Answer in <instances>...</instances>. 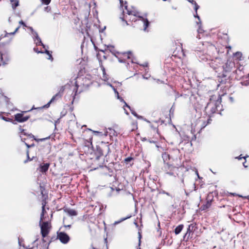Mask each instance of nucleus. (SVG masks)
I'll return each instance as SVG.
<instances>
[{
	"label": "nucleus",
	"mask_w": 249,
	"mask_h": 249,
	"mask_svg": "<svg viewBox=\"0 0 249 249\" xmlns=\"http://www.w3.org/2000/svg\"><path fill=\"white\" fill-rule=\"evenodd\" d=\"M125 9L126 11H123V14L125 15V13H126L128 15L127 16H125L124 18H121L122 20L124 21V18L127 19L132 21H136L138 20L137 18H139L143 23L144 28V31H146V28L149 26V22L148 19L146 18H144L139 15V12L135 9L134 8H132V10L128 9L127 5H125Z\"/></svg>",
	"instance_id": "1"
},
{
	"label": "nucleus",
	"mask_w": 249,
	"mask_h": 249,
	"mask_svg": "<svg viewBox=\"0 0 249 249\" xmlns=\"http://www.w3.org/2000/svg\"><path fill=\"white\" fill-rule=\"evenodd\" d=\"M42 213L40 215V219L39 221V225L41 228V233L43 237H45L49 233L50 230L51 228V223L49 222H43L42 221L45 219V206L46 202L43 201L42 203Z\"/></svg>",
	"instance_id": "2"
},
{
	"label": "nucleus",
	"mask_w": 249,
	"mask_h": 249,
	"mask_svg": "<svg viewBox=\"0 0 249 249\" xmlns=\"http://www.w3.org/2000/svg\"><path fill=\"white\" fill-rule=\"evenodd\" d=\"M28 28L32 32V36L34 39V41L36 45H41L44 48L46 49L45 46L41 42V39L38 36L37 33L35 32L32 27H29Z\"/></svg>",
	"instance_id": "3"
},
{
	"label": "nucleus",
	"mask_w": 249,
	"mask_h": 249,
	"mask_svg": "<svg viewBox=\"0 0 249 249\" xmlns=\"http://www.w3.org/2000/svg\"><path fill=\"white\" fill-rule=\"evenodd\" d=\"M57 238L63 244H67L70 241L69 236L64 232H58Z\"/></svg>",
	"instance_id": "4"
},
{
	"label": "nucleus",
	"mask_w": 249,
	"mask_h": 249,
	"mask_svg": "<svg viewBox=\"0 0 249 249\" xmlns=\"http://www.w3.org/2000/svg\"><path fill=\"white\" fill-rule=\"evenodd\" d=\"M29 118V116H24L23 113H17L15 115V120L20 123L24 122L28 120Z\"/></svg>",
	"instance_id": "5"
},
{
	"label": "nucleus",
	"mask_w": 249,
	"mask_h": 249,
	"mask_svg": "<svg viewBox=\"0 0 249 249\" xmlns=\"http://www.w3.org/2000/svg\"><path fill=\"white\" fill-rule=\"evenodd\" d=\"M189 1L191 3H192L193 4L195 5V10H196V15H195V17L197 18L199 20V22H200V19L199 17L197 14V10L199 8V6L197 4L196 2L194 1V0H189Z\"/></svg>",
	"instance_id": "6"
},
{
	"label": "nucleus",
	"mask_w": 249,
	"mask_h": 249,
	"mask_svg": "<svg viewBox=\"0 0 249 249\" xmlns=\"http://www.w3.org/2000/svg\"><path fill=\"white\" fill-rule=\"evenodd\" d=\"M50 164L46 163L43 165H40V171L42 173L46 172L49 169Z\"/></svg>",
	"instance_id": "7"
},
{
	"label": "nucleus",
	"mask_w": 249,
	"mask_h": 249,
	"mask_svg": "<svg viewBox=\"0 0 249 249\" xmlns=\"http://www.w3.org/2000/svg\"><path fill=\"white\" fill-rule=\"evenodd\" d=\"M91 131L95 135H97L98 136H104L106 137L107 135V133H108L107 131H105L104 133H103L101 132L97 131H94V130H91Z\"/></svg>",
	"instance_id": "8"
},
{
	"label": "nucleus",
	"mask_w": 249,
	"mask_h": 249,
	"mask_svg": "<svg viewBox=\"0 0 249 249\" xmlns=\"http://www.w3.org/2000/svg\"><path fill=\"white\" fill-rule=\"evenodd\" d=\"M183 228V225L182 224H180V225H178L175 229V233L176 235L178 234L182 231Z\"/></svg>",
	"instance_id": "9"
},
{
	"label": "nucleus",
	"mask_w": 249,
	"mask_h": 249,
	"mask_svg": "<svg viewBox=\"0 0 249 249\" xmlns=\"http://www.w3.org/2000/svg\"><path fill=\"white\" fill-rule=\"evenodd\" d=\"M13 9L16 8L18 5V1L17 0H10Z\"/></svg>",
	"instance_id": "10"
},
{
	"label": "nucleus",
	"mask_w": 249,
	"mask_h": 249,
	"mask_svg": "<svg viewBox=\"0 0 249 249\" xmlns=\"http://www.w3.org/2000/svg\"><path fill=\"white\" fill-rule=\"evenodd\" d=\"M67 213L70 215L71 216H74L77 214L76 211L73 210H69L67 211Z\"/></svg>",
	"instance_id": "11"
},
{
	"label": "nucleus",
	"mask_w": 249,
	"mask_h": 249,
	"mask_svg": "<svg viewBox=\"0 0 249 249\" xmlns=\"http://www.w3.org/2000/svg\"><path fill=\"white\" fill-rule=\"evenodd\" d=\"M110 85V86H111V87H112V88H113V90L114 91V92H115V93H117L118 98V99H119L121 102H125L122 98H121V97H119V93H118V92L116 90V89L115 88H113V87L111 85Z\"/></svg>",
	"instance_id": "12"
},
{
	"label": "nucleus",
	"mask_w": 249,
	"mask_h": 249,
	"mask_svg": "<svg viewBox=\"0 0 249 249\" xmlns=\"http://www.w3.org/2000/svg\"><path fill=\"white\" fill-rule=\"evenodd\" d=\"M48 48V47H47V48L45 49V53H46L49 55V57L48 59L52 60H53L52 56L51 54L50 53V52L49 51H48V50H47Z\"/></svg>",
	"instance_id": "13"
},
{
	"label": "nucleus",
	"mask_w": 249,
	"mask_h": 249,
	"mask_svg": "<svg viewBox=\"0 0 249 249\" xmlns=\"http://www.w3.org/2000/svg\"><path fill=\"white\" fill-rule=\"evenodd\" d=\"M131 217V216H128V217H125V218H122V219H121L120 220H119V221H115V222H114V225H117V224H118L120 223V222H121L122 221H123L127 219V218H129V217Z\"/></svg>",
	"instance_id": "14"
},
{
	"label": "nucleus",
	"mask_w": 249,
	"mask_h": 249,
	"mask_svg": "<svg viewBox=\"0 0 249 249\" xmlns=\"http://www.w3.org/2000/svg\"><path fill=\"white\" fill-rule=\"evenodd\" d=\"M74 84H75V85H74V87L73 88L72 90H73V91L75 92V95H76V93L77 91L78 85H77L76 82H74Z\"/></svg>",
	"instance_id": "15"
},
{
	"label": "nucleus",
	"mask_w": 249,
	"mask_h": 249,
	"mask_svg": "<svg viewBox=\"0 0 249 249\" xmlns=\"http://www.w3.org/2000/svg\"><path fill=\"white\" fill-rule=\"evenodd\" d=\"M131 112V113L134 115L135 116V117H136L137 118H142V116H139L137 113L136 112L134 111L133 110H132V109H130Z\"/></svg>",
	"instance_id": "16"
},
{
	"label": "nucleus",
	"mask_w": 249,
	"mask_h": 249,
	"mask_svg": "<svg viewBox=\"0 0 249 249\" xmlns=\"http://www.w3.org/2000/svg\"><path fill=\"white\" fill-rule=\"evenodd\" d=\"M124 57H127L128 59L130 58V55H131V52L124 53H123Z\"/></svg>",
	"instance_id": "17"
},
{
	"label": "nucleus",
	"mask_w": 249,
	"mask_h": 249,
	"mask_svg": "<svg viewBox=\"0 0 249 249\" xmlns=\"http://www.w3.org/2000/svg\"><path fill=\"white\" fill-rule=\"evenodd\" d=\"M50 139V136L48 137H46V138H42V139H35V140L36 141V142H39V141H41V142H42V141H44L46 140H47V139Z\"/></svg>",
	"instance_id": "18"
},
{
	"label": "nucleus",
	"mask_w": 249,
	"mask_h": 249,
	"mask_svg": "<svg viewBox=\"0 0 249 249\" xmlns=\"http://www.w3.org/2000/svg\"><path fill=\"white\" fill-rule=\"evenodd\" d=\"M235 55L238 58L240 59V58L242 56V53L240 52H237L235 53Z\"/></svg>",
	"instance_id": "19"
},
{
	"label": "nucleus",
	"mask_w": 249,
	"mask_h": 249,
	"mask_svg": "<svg viewBox=\"0 0 249 249\" xmlns=\"http://www.w3.org/2000/svg\"><path fill=\"white\" fill-rule=\"evenodd\" d=\"M193 228V226L192 224L190 225L188 227V230H187V231L186 233V235H187L188 233H190V230H191V228Z\"/></svg>",
	"instance_id": "20"
},
{
	"label": "nucleus",
	"mask_w": 249,
	"mask_h": 249,
	"mask_svg": "<svg viewBox=\"0 0 249 249\" xmlns=\"http://www.w3.org/2000/svg\"><path fill=\"white\" fill-rule=\"evenodd\" d=\"M42 1L43 3H45V4L48 5L50 2L51 0H42Z\"/></svg>",
	"instance_id": "21"
},
{
	"label": "nucleus",
	"mask_w": 249,
	"mask_h": 249,
	"mask_svg": "<svg viewBox=\"0 0 249 249\" xmlns=\"http://www.w3.org/2000/svg\"><path fill=\"white\" fill-rule=\"evenodd\" d=\"M34 51L35 52H36V53H44V52H42V51H39L38 50V49H37V48H34Z\"/></svg>",
	"instance_id": "22"
},
{
	"label": "nucleus",
	"mask_w": 249,
	"mask_h": 249,
	"mask_svg": "<svg viewBox=\"0 0 249 249\" xmlns=\"http://www.w3.org/2000/svg\"><path fill=\"white\" fill-rule=\"evenodd\" d=\"M20 137H21V135H26V134L24 132V130L23 129H21L20 128Z\"/></svg>",
	"instance_id": "23"
},
{
	"label": "nucleus",
	"mask_w": 249,
	"mask_h": 249,
	"mask_svg": "<svg viewBox=\"0 0 249 249\" xmlns=\"http://www.w3.org/2000/svg\"><path fill=\"white\" fill-rule=\"evenodd\" d=\"M19 28V27H17L14 32H12V33H9V35H14L18 31Z\"/></svg>",
	"instance_id": "24"
},
{
	"label": "nucleus",
	"mask_w": 249,
	"mask_h": 249,
	"mask_svg": "<svg viewBox=\"0 0 249 249\" xmlns=\"http://www.w3.org/2000/svg\"><path fill=\"white\" fill-rule=\"evenodd\" d=\"M54 98H55V97H54H54H53L52 98V99L51 100V101H50V102L47 104V105H46V107H48V106L50 105V103H51L53 100H54Z\"/></svg>",
	"instance_id": "25"
},
{
	"label": "nucleus",
	"mask_w": 249,
	"mask_h": 249,
	"mask_svg": "<svg viewBox=\"0 0 249 249\" xmlns=\"http://www.w3.org/2000/svg\"><path fill=\"white\" fill-rule=\"evenodd\" d=\"M19 23L21 25H22L24 27H27L26 25L24 23V22L22 20H20L19 22Z\"/></svg>",
	"instance_id": "26"
},
{
	"label": "nucleus",
	"mask_w": 249,
	"mask_h": 249,
	"mask_svg": "<svg viewBox=\"0 0 249 249\" xmlns=\"http://www.w3.org/2000/svg\"><path fill=\"white\" fill-rule=\"evenodd\" d=\"M210 65H211V66L212 67H213L214 69H215L216 66H217V65L216 64L215 66L213 64V61L211 62V63H210Z\"/></svg>",
	"instance_id": "27"
},
{
	"label": "nucleus",
	"mask_w": 249,
	"mask_h": 249,
	"mask_svg": "<svg viewBox=\"0 0 249 249\" xmlns=\"http://www.w3.org/2000/svg\"><path fill=\"white\" fill-rule=\"evenodd\" d=\"M210 206V203L208 202L206 206H204L203 209L204 210L205 208H207Z\"/></svg>",
	"instance_id": "28"
},
{
	"label": "nucleus",
	"mask_w": 249,
	"mask_h": 249,
	"mask_svg": "<svg viewBox=\"0 0 249 249\" xmlns=\"http://www.w3.org/2000/svg\"><path fill=\"white\" fill-rule=\"evenodd\" d=\"M242 85L248 86L249 85V82H244L241 83Z\"/></svg>",
	"instance_id": "29"
},
{
	"label": "nucleus",
	"mask_w": 249,
	"mask_h": 249,
	"mask_svg": "<svg viewBox=\"0 0 249 249\" xmlns=\"http://www.w3.org/2000/svg\"><path fill=\"white\" fill-rule=\"evenodd\" d=\"M124 107H127L128 108H129V109H130V106H128V105L126 104V103L125 102H124Z\"/></svg>",
	"instance_id": "30"
},
{
	"label": "nucleus",
	"mask_w": 249,
	"mask_h": 249,
	"mask_svg": "<svg viewBox=\"0 0 249 249\" xmlns=\"http://www.w3.org/2000/svg\"><path fill=\"white\" fill-rule=\"evenodd\" d=\"M215 60L216 61H217V62L218 63H220V62H221V60L220 59H219V58H216Z\"/></svg>",
	"instance_id": "31"
},
{
	"label": "nucleus",
	"mask_w": 249,
	"mask_h": 249,
	"mask_svg": "<svg viewBox=\"0 0 249 249\" xmlns=\"http://www.w3.org/2000/svg\"><path fill=\"white\" fill-rule=\"evenodd\" d=\"M242 158H244V159H246V157H241V155H240V156H239V157L238 158V159H239V160H241V159H242Z\"/></svg>",
	"instance_id": "32"
},
{
	"label": "nucleus",
	"mask_w": 249,
	"mask_h": 249,
	"mask_svg": "<svg viewBox=\"0 0 249 249\" xmlns=\"http://www.w3.org/2000/svg\"><path fill=\"white\" fill-rule=\"evenodd\" d=\"M2 119L6 121H8V119L4 117H2Z\"/></svg>",
	"instance_id": "33"
},
{
	"label": "nucleus",
	"mask_w": 249,
	"mask_h": 249,
	"mask_svg": "<svg viewBox=\"0 0 249 249\" xmlns=\"http://www.w3.org/2000/svg\"><path fill=\"white\" fill-rule=\"evenodd\" d=\"M131 160V158H128L125 159V160L128 161H130Z\"/></svg>",
	"instance_id": "34"
},
{
	"label": "nucleus",
	"mask_w": 249,
	"mask_h": 249,
	"mask_svg": "<svg viewBox=\"0 0 249 249\" xmlns=\"http://www.w3.org/2000/svg\"><path fill=\"white\" fill-rule=\"evenodd\" d=\"M124 112L126 115H128V112L126 110L125 108H124Z\"/></svg>",
	"instance_id": "35"
},
{
	"label": "nucleus",
	"mask_w": 249,
	"mask_h": 249,
	"mask_svg": "<svg viewBox=\"0 0 249 249\" xmlns=\"http://www.w3.org/2000/svg\"><path fill=\"white\" fill-rule=\"evenodd\" d=\"M143 78L146 79H148V77L145 76V75H143Z\"/></svg>",
	"instance_id": "36"
},
{
	"label": "nucleus",
	"mask_w": 249,
	"mask_h": 249,
	"mask_svg": "<svg viewBox=\"0 0 249 249\" xmlns=\"http://www.w3.org/2000/svg\"><path fill=\"white\" fill-rule=\"evenodd\" d=\"M64 227H69V228H70V227H71V225H64Z\"/></svg>",
	"instance_id": "37"
},
{
	"label": "nucleus",
	"mask_w": 249,
	"mask_h": 249,
	"mask_svg": "<svg viewBox=\"0 0 249 249\" xmlns=\"http://www.w3.org/2000/svg\"><path fill=\"white\" fill-rule=\"evenodd\" d=\"M119 1H120V2L121 4L122 5L123 4V0H119Z\"/></svg>",
	"instance_id": "38"
},
{
	"label": "nucleus",
	"mask_w": 249,
	"mask_h": 249,
	"mask_svg": "<svg viewBox=\"0 0 249 249\" xmlns=\"http://www.w3.org/2000/svg\"><path fill=\"white\" fill-rule=\"evenodd\" d=\"M167 155L165 154H163L162 155V157L163 158H164V156H166Z\"/></svg>",
	"instance_id": "39"
},
{
	"label": "nucleus",
	"mask_w": 249,
	"mask_h": 249,
	"mask_svg": "<svg viewBox=\"0 0 249 249\" xmlns=\"http://www.w3.org/2000/svg\"><path fill=\"white\" fill-rule=\"evenodd\" d=\"M29 136H30V137H34V135H32L31 134H29Z\"/></svg>",
	"instance_id": "40"
},
{
	"label": "nucleus",
	"mask_w": 249,
	"mask_h": 249,
	"mask_svg": "<svg viewBox=\"0 0 249 249\" xmlns=\"http://www.w3.org/2000/svg\"><path fill=\"white\" fill-rule=\"evenodd\" d=\"M102 69H103V73H104L105 72V71L104 68H103Z\"/></svg>",
	"instance_id": "41"
},
{
	"label": "nucleus",
	"mask_w": 249,
	"mask_h": 249,
	"mask_svg": "<svg viewBox=\"0 0 249 249\" xmlns=\"http://www.w3.org/2000/svg\"><path fill=\"white\" fill-rule=\"evenodd\" d=\"M25 144H26V145H27V146L28 147H30V146L28 144H27V143H25Z\"/></svg>",
	"instance_id": "42"
},
{
	"label": "nucleus",
	"mask_w": 249,
	"mask_h": 249,
	"mask_svg": "<svg viewBox=\"0 0 249 249\" xmlns=\"http://www.w3.org/2000/svg\"><path fill=\"white\" fill-rule=\"evenodd\" d=\"M139 238H140V239H139V244H140V238H141V235H140Z\"/></svg>",
	"instance_id": "43"
},
{
	"label": "nucleus",
	"mask_w": 249,
	"mask_h": 249,
	"mask_svg": "<svg viewBox=\"0 0 249 249\" xmlns=\"http://www.w3.org/2000/svg\"><path fill=\"white\" fill-rule=\"evenodd\" d=\"M119 61L120 62H124L123 60H120V59H119Z\"/></svg>",
	"instance_id": "44"
},
{
	"label": "nucleus",
	"mask_w": 249,
	"mask_h": 249,
	"mask_svg": "<svg viewBox=\"0 0 249 249\" xmlns=\"http://www.w3.org/2000/svg\"><path fill=\"white\" fill-rule=\"evenodd\" d=\"M144 66H147V64H145V65H143Z\"/></svg>",
	"instance_id": "45"
},
{
	"label": "nucleus",
	"mask_w": 249,
	"mask_h": 249,
	"mask_svg": "<svg viewBox=\"0 0 249 249\" xmlns=\"http://www.w3.org/2000/svg\"><path fill=\"white\" fill-rule=\"evenodd\" d=\"M27 157H28V158H29V157L28 153L27 154Z\"/></svg>",
	"instance_id": "46"
},
{
	"label": "nucleus",
	"mask_w": 249,
	"mask_h": 249,
	"mask_svg": "<svg viewBox=\"0 0 249 249\" xmlns=\"http://www.w3.org/2000/svg\"><path fill=\"white\" fill-rule=\"evenodd\" d=\"M150 142H154V141H150Z\"/></svg>",
	"instance_id": "47"
},
{
	"label": "nucleus",
	"mask_w": 249,
	"mask_h": 249,
	"mask_svg": "<svg viewBox=\"0 0 249 249\" xmlns=\"http://www.w3.org/2000/svg\"><path fill=\"white\" fill-rule=\"evenodd\" d=\"M150 142H154V141H150Z\"/></svg>",
	"instance_id": "48"
},
{
	"label": "nucleus",
	"mask_w": 249,
	"mask_h": 249,
	"mask_svg": "<svg viewBox=\"0 0 249 249\" xmlns=\"http://www.w3.org/2000/svg\"><path fill=\"white\" fill-rule=\"evenodd\" d=\"M150 142H154V141H150Z\"/></svg>",
	"instance_id": "49"
},
{
	"label": "nucleus",
	"mask_w": 249,
	"mask_h": 249,
	"mask_svg": "<svg viewBox=\"0 0 249 249\" xmlns=\"http://www.w3.org/2000/svg\"><path fill=\"white\" fill-rule=\"evenodd\" d=\"M248 198H249V196H248Z\"/></svg>",
	"instance_id": "50"
},
{
	"label": "nucleus",
	"mask_w": 249,
	"mask_h": 249,
	"mask_svg": "<svg viewBox=\"0 0 249 249\" xmlns=\"http://www.w3.org/2000/svg\"><path fill=\"white\" fill-rule=\"evenodd\" d=\"M92 249H94V248H92Z\"/></svg>",
	"instance_id": "51"
}]
</instances>
